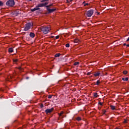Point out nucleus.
Returning <instances> with one entry per match:
<instances>
[{
  "mask_svg": "<svg viewBox=\"0 0 129 129\" xmlns=\"http://www.w3.org/2000/svg\"><path fill=\"white\" fill-rule=\"evenodd\" d=\"M85 7H86V6H89V4L86 3L84 5Z\"/></svg>",
  "mask_w": 129,
  "mask_h": 129,
  "instance_id": "nucleus-31",
  "label": "nucleus"
},
{
  "mask_svg": "<svg viewBox=\"0 0 129 129\" xmlns=\"http://www.w3.org/2000/svg\"><path fill=\"white\" fill-rule=\"evenodd\" d=\"M78 42H79V40H78V39L75 40V43H78Z\"/></svg>",
  "mask_w": 129,
  "mask_h": 129,
  "instance_id": "nucleus-27",
  "label": "nucleus"
},
{
  "mask_svg": "<svg viewBox=\"0 0 129 129\" xmlns=\"http://www.w3.org/2000/svg\"><path fill=\"white\" fill-rule=\"evenodd\" d=\"M85 2H84L83 3V5H85Z\"/></svg>",
  "mask_w": 129,
  "mask_h": 129,
  "instance_id": "nucleus-39",
  "label": "nucleus"
},
{
  "mask_svg": "<svg viewBox=\"0 0 129 129\" xmlns=\"http://www.w3.org/2000/svg\"><path fill=\"white\" fill-rule=\"evenodd\" d=\"M29 36L30 37H31V38H35V33L33 32H30L29 34Z\"/></svg>",
  "mask_w": 129,
  "mask_h": 129,
  "instance_id": "nucleus-11",
  "label": "nucleus"
},
{
  "mask_svg": "<svg viewBox=\"0 0 129 129\" xmlns=\"http://www.w3.org/2000/svg\"><path fill=\"white\" fill-rule=\"evenodd\" d=\"M53 110H54V108L52 107L50 109H47L45 110V112L46 113V114H48V113H51Z\"/></svg>",
  "mask_w": 129,
  "mask_h": 129,
  "instance_id": "nucleus-7",
  "label": "nucleus"
},
{
  "mask_svg": "<svg viewBox=\"0 0 129 129\" xmlns=\"http://www.w3.org/2000/svg\"><path fill=\"white\" fill-rule=\"evenodd\" d=\"M18 61H19V60L18 59H13V62L14 63H15V64L17 63V62H18Z\"/></svg>",
  "mask_w": 129,
  "mask_h": 129,
  "instance_id": "nucleus-21",
  "label": "nucleus"
},
{
  "mask_svg": "<svg viewBox=\"0 0 129 129\" xmlns=\"http://www.w3.org/2000/svg\"><path fill=\"white\" fill-rule=\"evenodd\" d=\"M128 35H129V32L128 33Z\"/></svg>",
  "mask_w": 129,
  "mask_h": 129,
  "instance_id": "nucleus-45",
  "label": "nucleus"
},
{
  "mask_svg": "<svg viewBox=\"0 0 129 129\" xmlns=\"http://www.w3.org/2000/svg\"><path fill=\"white\" fill-rule=\"evenodd\" d=\"M97 14H98V15H99V13L98 12Z\"/></svg>",
  "mask_w": 129,
  "mask_h": 129,
  "instance_id": "nucleus-43",
  "label": "nucleus"
},
{
  "mask_svg": "<svg viewBox=\"0 0 129 129\" xmlns=\"http://www.w3.org/2000/svg\"><path fill=\"white\" fill-rule=\"evenodd\" d=\"M72 1H73V0H67V3H71V2H72Z\"/></svg>",
  "mask_w": 129,
  "mask_h": 129,
  "instance_id": "nucleus-29",
  "label": "nucleus"
},
{
  "mask_svg": "<svg viewBox=\"0 0 129 129\" xmlns=\"http://www.w3.org/2000/svg\"><path fill=\"white\" fill-rule=\"evenodd\" d=\"M4 6V3L0 1V7H3Z\"/></svg>",
  "mask_w": 129,
  "mask_h": 129,
  "instance_id": "nucleus-26",
  "label": "nucleus"
},
{
  "mask_svg": "<svg viewBox=\"0 0 129 129\" xmlns=\"http://www.w3.org/2000/svg\"><path fill=\"white\" fill-rule=\"evenodd\" d=\"M122 80H123V81H128V78H122Z\"/></svg>",
  "mask_w": 129,
  "mask_h": 129,
  "instance_id": "nucleus-15",
  "label": "nucleus"
},
{
  "mask_svg": "<svg viewBox=\"0 0 129 129\" xmlns=\"http://www.w3.org/2000/svg\"><path fill=\"white\" fill-rule=\"evenodd\" d=\"M26 79H29V77H26Z\"/></svg>",
  "mask_w": 129,
  "mask_h": 129,
  "instance_id": "nucleus-42",
  "label": "nucleus"
},
{
  "mask_svg": "<svg viewBox=\"0 0 129 129\" xmlns=\"http://www.w3.org/2000/svg\"><path fill=\"white\" fill-rule=\"evenodd\" d=\"M75 66H76L77 65H79V62H75L74 64Z\"/></svg>",
  "mask_w": 129,
  "mask_h": 129,
  "instance_id": "nucleus-23",
  "label": "nucleus"
},
{
  "mask_svg": "<svg viewBox=\"0 0 129 129\" xmlns=\"http://www.w3.org/2000/svg\"><path fill=\"white\" fill-rule=\"evenodd\" d=\"M94 97H98V95L97 94V93H94L93 95Z\"/></svg>",
  "mask_w": 129,
  "mask_h": 129,
  "instance_id": "nucleus-19",
  "label": "nucleus"
},
{
  "mask_svg": "<svg viewBox=\"0 0 129 129\" xmlns=\"http://www.w3.org/2000/svg\"><path fill=\"white\" fill-rule=\"evenodd\" d=\"M40 29L41 32H42L44 35H46V34H48V33H49V31L51 30V28H50V27L42 26L40 28Z\"/></svg>",
  "mask_w": 129,
  "mask_h": 129,
  "instance_id": "nucleus-1",
  "label": "nucleus"
},
{
  "mask_svg": "<svg viewBox=\"0 0 129 129\" xmlns=\"http://www.w3.org/2000/svg\"><path fill=\"white\" fill-rule=\"evenodd\" d=\"M19 70H20V71H22V70H23V69H22L21 67L18 68Z\"/></svg>",
  "mask_w": 129,
  "mask_h": 129,
  "instance_id": "nucleus-30",
  "label": "nucleus"
},
{
  "mask_svg": "<svg viewBox=\"0 0 129 129\" xmlns=\"http://www.w3.org/2000/svg\"><path fill=\"white\" fill-rule=\"evenodd\" d=\"M32 26H33V24L31 23H28L26 24L24 29V31H29V30L31 29V27H32Z\"/></svg>",
  "mask_w": 129,
  "mask_h": 129,
  "instance_id": "nucleus-3",
  "label": "nucleus"
},
{
  "mask_svg": "<svg viewBox=\"0 0 129 129\" xmlns=\"http://www.w3.org/2000/svg\"><path fill=\"white\" fill-rule=\"evenodd\" d=\"M123 46H126V43H123Z\"/></svg>",
  "mask_w": 129,
  "mask_h": 129,
  "instance_id": "nucleus-38",
  "label": "nucleus"
},
{
  "mask_svg": "<svg viewBox=\"0 0 129 129\" xmlns=\"http://www.w3.org/2000/svg\"><path fill=\"white\" fill-rule=\"evenodd\" d=\"M110 107H111V109H112V110H115V106H114L113 105H111Z\"/></svg>",
  "mask_w": 129,
  "mask_h": 129,
  "instance_id": "nucleus-17",
  "label": "nucleus"
},
{
  "mask_svg": "<svg viewBox=\"0 0 129 129\" xmlns=\"http://www.w3.org/2000/svg\"><path fill=\"white\" fill-rule=\"evenodd\" d=\"M59 37V35H57L55 37V39H58Z\"/></svg>",
  "mask_w": 129,
  "mask_h": 129,
  "instance_id": "nucleus-34",
  "label": "nucleus"
},
{
  "mask_svg": "<svg viewBox=\"0 0 129 129\" xmlns=\"http://www.w3.org/2000/svg\"><path fill=\"white\" fill-rule=\"evenodd\" d=\"M48 98H49V99L52 98V96L51 95H49L48 96Z\"/></svg>",
  "mask_w": 129,
  "mask_h": 129,
  "instance_id": "nucleus-32",
  "label": "nucleus"
},
{
  "mask_svg": "<svg viewBox=\"0 0 129 129\" xmlns=\"http://www.w3.org/2000/svg\"><path fill=\"white\" fill-rule=\"evenodd\" d=\"M60 56H61V54L60 53H56L55 54V55H54L55 57H60Z\"/></svg>",
  "mask_w": 129,
  "mask_h": 129,
  "instance_id": "nucleus-18",
  "label": "nucleus"
},
{
  "mask_svg": "<svg viewBox=\"0 0 129 129\" xmlns=\"http://www.w3.org/2000/svg\"><path fill=\"white\" fill-rule=\"evenodd\" d=\"M77 120H78V121H80V120H81V118L80 117H78L77 118Z\"/></svg>",
  "mask_w": 129,
  "mask_h": 129,
  "instance_id": "nucleus-25",
  "label": "nucleus"
},
{
  "mask_svg": "<svg viewBox=\"0 0 129 129\" xmlns=\"http://www.w3.org/2000/svg\"><path fill=\"white\" fill-rule=\"evenodd\" d=\"M15 16H19V15H21V10H17L15 13Z\"/></svg>",
  "mask_w": 129,
  "mask_h": 129,
  "instance_id": "nucleus-9",
  "label": "nucleus"
},
{
  "mask_svg": "<svg viewBox=\"0 0 129 129\" xmlns=\"http://www.w3.org/2000/svg\"><path fill=\"white\" fill-rule=\"evenodd\" d=\"M124 122H126V121H124Z\"/></svg>",
  "mask_w": 129,
  "mask_h": 129,
  "instance_id": "nucleus-44",
  "label": "nucleus"
},
{
  "mask_svg": "<svg viewBox=\"0 0 129 129\" xmlns=\"http://www.w3.org/2000/svg\"><path fill=\"white\" fill-rule=\"evenodd\" d=\"M99 104H100V105H102V103L100 102H99Z\"/></svg>",
  "mask_w": 129,
  "mask_h": 129,
  "instance_id": "nucleus-36",
  "label": "nucleus"
},
{
  "mask_svg": "<svg viewBox=\"0 0 129 129\" xmlns=\"http://www.w3.org/2000/svg\"><path fill=\"white\" fill-rule=\"evenodd\" d=\"M14 52V49L13 48H9V53H13Z\"/></svg>",
  "mask_w": 129,
  "mask_h": 129,
  "instance_id": "nucleus-14",
  "label": "nucleus"
},
{
  "mask_svg": "<svg viewBox=\"0 0 129 129\" xmlns=\"http://www.w3.org/2000/svg\"><path fill=\"white\" fill-rule=\"evenodd\" d=\"M27 2H32L33 0H26Z\"/></svg>",
  "mask_w": 129,
  "mask_h": 129,
  "instance_id": "nucleus-37",
  "label": "nucleus"
},
{
  "mask_svg": "<svg viewBox=\"0 0 129 129\" xmlns=\"http://www.w3.org/2000/svg\"><path fill=\"white\" fill-rule=\"evenodd\" d=\"M38 10H40V8H38V6H36V8L32 9L31 10V11L32 13H34V12H35V11H38Z\"/></svg>",
  "mask_w": 129,
  "mask_h": 129,
  "instance_id": "nucleus-10",
  "label": "nucleus"
},
{
  "mask_svg": "<svg viewBox=\"0 0 129 129\" xmlns=\"http://www.w3.org/2000/svg\"><path fill=\"white\" fill-rule=\"evenodd\" d=\"M123 74H124V75H126V74H127V71H124L123 72Z\"/></svg>",
  "mask_w": 129,
  "mask_h": 129,
  "instance_id": "nucleus-22",
  "label": "nucleus"
},
{
  "mask_svg": "<svg viewBox=\"0 0 129 129\" xmlns=\"http://www.w3.org/2000/svg\"><path fill=\"white\" fill-rule=\"evenodd\" d=\"M51 38H54V36H51Z\"/></svg>",
  "mask_w": 129,
  "mask_h": 129,
  "instance_id": "nucleus-40",
  "label": "nucleus"
},
{
  "mask_svg": "<svg viewBox=\"0 0 129 129\" xmlns=\"http://www.w3.org/2000/svg\"><path fill=\"white\" fill-rule=\"evenodd\" d=\"M64 112L61 111L60 113H58V115L59 116V118H63L64 117Z\"/></svg>",
  "mask_w": 129,
  "mask_h": 129,
  "instance_id": "nucleus-8",
  "label": "nucleus"
},
{
  "mask_svg": "<svg viewBox=\"0 0 129 129\" xmlns=\"http://www.w3.org/2000/svg\"><path fill=\"white\" fill-rule=\"evenodd\" d=\"M48 4H49V2H45V3L39 4L37 6V8H43V7H45L46 8V6H47Z\"/></svg>",
  "mask_w": 129,
  "mask_h": 129,
  "instance_id": "nucleus-5",
  "label": "nucleus"
},
{
  "mask_svg": "<svg viewBox=\"0 0 129 129\" xmlns=\"http://www.w3.org/2000/svg\"><path fill=\"white\" fill-rule=\"evenodd\" d=\"M53 4H50L48 6L46 5V9H51V7H53Z\"/></svg>",
  "mask_w": 129,
  "mask_h": 129,
  "instance_id": "nucleus-13",
  "label": "nucleus"
},
{
  "mask_svg": "<svg viewBox=\"0 0 129 129\" xmlns=\"http://www.w3.org/2000/svg\"><path fill=\"white\" fill-rule=\"evenodd\" d=\"M100 75V73H99V72H97V73H95V74H94V76L95 77H97V76H99Z\"/></svg>",
  "mask_w": 129,
  "mask_h": 129,
  "instance_id": "nucleus-12",
  "label": "nucleus"
},
{
  "mask_svg": "<svg viewBox=\"0 0 129 129\" xmlns=\"http://www.w3.org/2000/svg\"><path fill=\"white\" fill-rule=\"evenodd\" d=\"M93 15V10L91 9L87 12V17H90Z\"/></svg>",
  "mask_w": 129,
  "mask_h": 129,
  "instance_id": "nucleus-6",
  "label": "nucleus"
},
{
  "mask_svg": "<svg viewBox=\"0 0 129 129\" xmlns=\"http://www.w3.org/2000/svg\"><path fill=\"white\" fill-rule=\"evenodd\" d=\"M46 10L47 11V14H52V13H54V12L56 11L57 9H56V8L51 9V8H47L46 9Z\"/></svg>",
  "mask_w": 129,
  "mask_h": 129,
  "instance_id": "nucleus-4",
  "label": "nucleus"
},
{
  "mask_svg": "<svg viewBox=\"0 0 129 129\" xmlns=\"http://www.w3.org/2000/svg\"><path fill=\"white\" fill-rule=\"evenodd\" d=\"M90 74H91V73H88L87 74V75H90Z\"/></svg>",
  "mask_w": 129,
  "mask_h": 129,
  "instance_id": "nucleus-35",
  "label": "nucleus"
},
{
  "mask_svg": "<svg viewBox=\"0 0 129 129\" xmlns=\"http://www.w3.org/2000/svg\"><path fill=\"white\" fill-rule=\"evenodd\" d=\"M106 112V110H104L103 111V114H105Z\"/></svg>",
  "mask_w": 129,
  "mask_h": 129,
  "instance_id": "nucleus-33",
  "label": "nucleus"
},
{
  "mask_svg": "<svg viewBox=\"0 0 129 129\" xmlns=\"http://www.w3.org/2000/svg\"><path fill=\"white\" fill-rule=\"evenodd\" d=\"M49 3V0H42L41 1V3Z\"/></svg>",
  "mask_w": 129,
  "mask_h": 129,
  "instance_id": "nucleus-20",
  "label": "nucleus"
},
{
  "mask_svg": "<svg viewBox=\"0 0 129 129\" xmlns=\"http://www.w3.org/2000/svg\"><path fill=\"white\" fill-rule=\"evenodd\" d=\"M126 46V47H128L129 46V44H127Z\"/></svg>",
  "mask_w": 129,
  "mask_h": 129,
  "instance_id": "nucleus-41",
  "label": "nucleus"
},
{
  "mask_svg": "<svg viewBox=\"0 0 129 129\" xmlns=\"http://www.w3.org/2000/svg\"><path fill=\"white\" fill-rule=\"evenodd\" d=\"M7 7H14L15 6V0H9L6 4Z\"/></svg>",
  "mask_w": 129,
  "mask_h": 129,
  "instance_id": "nucleus-2",
  "label": "nucleus"
},
{
  "mask_svg": "<svg viewBox=\"0 0 129 129\" xmlns=\"http://www.w3.org/2000/svg\"><path fill=\"white\" fill-rule=\"evenodd\" d=\"M44 107V105L43 104H41L40 105V108H43Z\"/></svg>",
  "mask_w": 129,
  "mask_h": 129,
  "instance_id": "nucleus-28",
  "label": "nucleus"
},
{
  "mask_svg": "<svg viewBox=\"0 0 129 129\" xmlns=\"http://www.w3.org/2000/svg\"><path fill=\"white\" fill-rule=\"evenodd\" d=\"M100 83V80H98L96 82V84H95V85H99Z\"/></svg>",
  "mask_w": 129,
  "mask_h": 129,
  "instance_id": "nucleus-16",
  "label": "nucleus"
},
{
  "mask_svg": "<svg viewBox=\"0 0 129 129\" xmlns=\"http://www.w3.org/2000/svg\"><path fill=\"white\" fill-rule=\"evenodd\" d=\"M66 47L67 48H69L70 47V44H69V43H67L66 44Z\"/></svg>",
  "mask_w": 129,
  "mask_h": 129,
  "instance_id": "nucleus-24",
  "label": "nucleus"
}]
</instances>
